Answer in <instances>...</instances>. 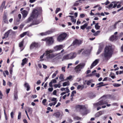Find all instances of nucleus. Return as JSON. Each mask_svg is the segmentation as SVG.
<instances>
[{
	"instance_id": "1",
	"label": "nucleus",
	"mask_w": 123,
	"mask_h": 123,
	"mask_svg": "<svg viewBox=\"0 0 123 123\" xmlns=\"http://www.w3.org/2000/svg\"><path fill=\"white\" fill-rule=\"evenodd\" d=\"M42 12V8L41 7H37L35 8H34L32 11L30 17L28 18L24 22L25 23H29L32 20V23L28 27H30L33 25H36L38 24L39 21L35 19L38 17L39 15L41 14Z\"/></svg>"
},
{
	"instance_id": "4",
	"label": "nucleus",
	"mask_w": 123,
	"mask_h": 123,
	"mask_svg": "<svg viewBox=\"0 0 123 123\" xmlns=\"http://www.w3.org/2000/svg\"><path fill=\"white\" fill-rule=\"evenodd\" d=\"M106 97L105 96H103L100 99V100L98 102L93 104V106L94 108L97 107V110L98 111L101 109L100 106L104 104H107V106L109 107L111 106L110 104H108V102L105 101V99Z\"/></svg>"
},
{
	"instance_id": "46",
	"label": "nucleus",
	"mask_w": 123,
	"mask_h": 123,
	"mask_svg": "<svg viewBox=\"0 0 123 123\" xmlns=\"http://www.w3.org/2000/svg\"><path fill=\"white\" fill-rule=\"evenodd\" d=\"M104 84V83L102 82H100L99 83L98 85H99L100 86H98V87H99L101 86H104V85H103V84Z\"/></svg>"
},
{
	"instance_id": "29",
	"label": "nucleus",
	"mask_w": 123,
	"mask_h": 123,
	"mask_svg": "<svg viewBox=\"0 0 123 123\" xmlns=\"http://www.w3.org/2000/svg\"><path fill=\"white\" fill-rule=\"evenodd\" d=\"M45 54V55H46V56H47V58L49 59H52V58H47V56L46 55V52H45V53H44L42 55H41L40 56V59H41L40 60V61H43V59H42L43 58V57L44 56V55Z\"/></svg>"
},
{
	"instance_id": "39",
	"label": "nucleus",
	"mask_w": 123,
	"mask_h": 123,
	"mask_svg": "<svg viewBox=\"0 0 123 123\" xmlns=\"http://www.w3.org/2000/svg\"><path fill=\"white\" fill-rule=\"evenodd\" d=\"M61 85L60 84H55L54 85V86L56 88H60L61 86Z\"/></svg>"
},
{
	"instance_id": "51",
	"label": "nucleus",
	"mask_w": 123,
	"mask_h": 123,
	"mask_svg": "<svg viewBox=\"0 0 123 123\" xmlns=\"http://www.w3.org/2000/svg\"><path fill=\"white\" fill-rule=\"evenodd\" d=\"M7 84L10 86H11L12 85V83L10 81H8L7 83Z\"/></svg>"
},
{
	"instance_id": "16",
	"label": "nucleus",
	"mask_w": 123,
	"mask_h": 123,
	"mask_svg": "<svg viewBox=\"0 0 123 123\" xmlns=\"http://www.w3.org/2000/svg\"><path fill=\"white\" fill-rule=\"evenodd\" d=\"M104 114V111H100L97 113L95 115V116L96 117H98Z\"/></svg>"
},
{
	"instance_id": "50",
	"label": "nucleus",
	"mask_w": 123,
	"mask_h": 123,
	"mask_svg": "<svg viewBox=\"0 0 123 123\" xmlns=\"http://www.w3.org/2000/svg\"><path fill=\"white\" fill-rule=\"evenodd\" d=\"M60 10V9L59 8H57L55 11V13L56 14Z\"/></svg>"
},
{
	"instance_id": "43",
	"label": "nucleus",
	"mask_w": 123,
	"mask_h": 123,
	"mask_svg": "<svg viewBox=\"0 0 123 123\" xmlns=\"http://www.w3.org/2000/svg\"><path fill=\"white\" fill-rule=\"evenodd\" d=\"M57 73V71H56L52 75V78H54L55 77Z\"/></svg>"
},
{
	"instance_id": "38",
	"label": "nucleus",
	"mask_w": 123,
	"mask_h": 123,
	"mask_svg": "<svg viewBox=\"0 0 123 123\" xmlns=\"http://www.w3.org/2000/svg\"><path fill=\"white\" fill-rule=\"evenodd\" d=\"M71 20L72 22H73V23L75 24L76 21V20L75 18H74L73 17L72 18H71Z\"/></svg>"
},
{
	"instance_id": "11",
	"label": "nucleus",
	"mask_w": 123,
	"mask_h": 123,
	"mask_svg": "<svg viewBox=\"0 0 123 123\" xmlns=\"http://www.w3.org/2000/svg\"><path fill=\"white\" fill-rule=\"evenodd\" d=\"M64 47V46L62 45H57L55 46L54 49L56 51H58L60 50L63 49Z\"/></svg>"
},
{
	"instance_id": "49",
	"label": "nucleus",
	"mask_w": 123,
	"mask_h": 123,
	"mask_svg": "<svg viewBox=\"0 0 123 123\" xmlns=\"http://www.w3.org/2000/svg\"><path fill=\"white\" fill-rule=\"evenodd\" d=\"M46 101L47 100L45 99H43V100L42 103L44 105H45V103L46 102Z\"/></svg>"
},
{
	"instance_id": "59",
	"label": "nucleus",
	"mask_w": 123,
	"mask_h": 123,
	"mask_svg": "<svg viewBox=\"0 0 123 123\" xmlns=\"http://www.w3.org/2000/svg\"><path fill=\"white\" fill-rule=\"evenodd\" d=\"M73 121V120L70 118H69L68 119V121L70 123L72 122Z\"/></svg>"
},
{
	"instance_id": "7",
	"label": "nucleus",
	"mask_w": 123,
	"mask_h": 123,
	"mask_svg": "<svg viewBox=\"0 0 123 123\" xmlns=\"http://www.w3.org/2000/svg\"><path fill=\"white\" fill-rule=\"evenodd\" d=\"M84 63L80 64L78 65L75 68V70L77 73H79L80 71L83 68L84 66Z\"/></svg>"
},
{
	"instance_id": "6",
	"label": "nucleus",
	"mask_w": 123,
	"mask_h": 123,
	"mask_svg": "<svg viewBox=\"0 0 123 123\" xmlns=\"http://www.w3.org/2000/svg\"><path fill=\"white\" fill-rule=\"evenodd\" d=\"M42 41H46V44L47 46H50L54 42V40L52 37H48L44 39H42Z\"/></svg>"
},
{
	"instance_id": "8",
	"label": "nucleus",
	"mask_w": 123,
	"mask_h": 123,
	"mask_svg": "<svg viewBox=\"0 0 123 123\" xmlns=\"http://www.w3.org/2000/svg\"><path fill=\"white\" fill-rule=\"evenodd\" d=\"M67 36L66 34L64 33L61 34L58 37L57 40L58 41L61 42L64 40Z\"/></svg>"
},
{
	"instance_id": "10",
	"label": "nucleus",
	"mask_w": 123,
	"mask_h": 123,
	"mask_svg": "<svg viewBox=\"0 0 123 123\" xmlns=\"http://www.w3.org/2000/svg\"><path fill=\"white\" fill-rule=\"evenodd\" d=\"M81 43V41L80 40L75 39L73 42V45L76 46H79Z\"/></svg>"
},
{
	"instance_id": "22",
	"label": "nucleus",
	"mask_w": 123,
	"mask_h": 123,
	"mask_svg": "<svg viewBox=\"0 0 123 123\" xmlns=\"http://www.w3.org/2000/svg\"><path fill=\"white\" fill-rule=\"evenodd\" d=\"M28 59L26 58L23 59L22 60V62L21 63V65L23 66L27 62Z\"/></svg>"
},
{
	"instance_id": "19",
	"label": "nucleus",
	"mask_w": 123,
	"mask_h": 123,
	"mask_svg": "<svg viewBox=\"0 0 123 123\" xmlns=\"http://www.w3.org/2000/svg\"><path fill=\"white\" fill-rule=\"evenodd\" d=\"M91 31L92 32L94 33L93 35L95 36H98L100 32V31H97L96 32H95V31L93 29H92V30Z\"/></svg>"
},
{
	"instance_id": "62",
	"label": "nucleus",
	"mask_w": 123,
	"mask_h": 123,
	"mask_svg": "<svg viewBox=\"0 0 123 123\" xmlns=\"http://www.w3.org/2000/svg\"><path fill=\"white\" fill-rule=\"evenodd\" d=\"M9 71L10 74H12V67L10 68Z\"/></svg>"
},
{
	"instance_id": "56",
	"label": "nucleus",
	"mask_w": 123,
	"mask_h": 123,
	"mask_svg": "<svg viewBox=\"0 0 123 123\" xmlns=\"http://www.w3.org/2000/svg\"><path fill=\"white\" fill-rule=\"evenodd\" d=\"M84 50V49H81L80 50H79L77 52V54H80V53Z\"/></svg>"
},
{
	"instance_id": "14",
	"label": "nucleus",
	"mask_w": 123,
	"mask_h": 123,
	"mask_svg": "<svg viewBox=\"0 0 123 123\" xmlns=\"http://www.w3.org/2000/svg\"><path fill=\"white\" fill-rule=\"evenodd\" d=\"M38 43L33 42L31 44L30 46V49H31L34 48H36L38 46Z\"/></svg>"
},
{
	"instance_id": "23",
	"label": "nucleus",
	"mask_w": 123,
	"mask_h": 123,
	"mask_svg": "<svg viewBox=\"0 0 123 123\" xmlns=\"http://www.w3.org/2000/svg\"><path fill=\"white\" fill-rule=\"evenodd\" d=\"M103 47L102 46L100 45L99 46L97 52V54L98 55L101 52L102 49H103Z\"/></svg>"
},
{
	"instance_id": "60",
	"label": "nucleus",
	"mask_w": 123,
	"mask_h": 123,
	"mask_svg": "<svg viewBox=\"0 0 123 123\" xmlns=\"http://www.w3.org/2000/svg\"><path fill=\"white\" fill-rule=\"evenodd\" d=\"M48 90L49 92H51L53 90V88H52V87L49 88H48Z\"/></svg>"
},
{
	"instance_id": "13",
	"label": "nucleus",
	"mask_w": 123,
	"mask_h": 123,
	"mask_svg": "<svg viewBox=\"0 0 123 123\" xmlns=\"http://www.w3.org/2000/svg\"><path fill=\"white\" fill-rule=\"evenodd\" d=\"M76 108L78 110H80V112H81V111L83 110H84V109H85V106L84 105H78L76 106Z\"/></svg>"
},
{
	"instance_id": "40",
	"label": "nucleus",
	"mask_w": 123,
	"mask_h": 123,
	"mask_svg": "<svg viewBox=\"0 0 123 123\" xmlns=\"http://www.w3.org/2000/svg\"><path fill=\"white\" fill-rule=\"evenodd\" d=\"M114 2H112L111 4H110L108 6V8H113V4H114Z\"/></svg>"
},
{
	"instance_id": "36",
	"label": "nucleus",
	"mask_w": 123,
	"mask_h": 123,
	"mask_svg": "<svg viewBox=\"0 0 123 123\" xmlns=\"http://www.w3.org/2000/svg\"><path fill=\"white\" fill-rule=\"evenodd\" d=\"M5 3V1H3L1 4V5L0 6V9H2L4 8Z\"/></svg>"
},
{
	"instance_id": "54",
	"label": "nucleus",
	"mask_w": 123,
	"mask_h": 123,
	"mask_svg": "<svg viewBox=\"0 0 123 123\" xmlns=\"http://www.w3.org/2000/svg\"><path fill=\"white\" fill-rule=\"evenodd\" d=\"M66 90H65V91L66 92V93H68L69 92V90L68 88V87H67L65 89Z\"/></svg>"
},
{
	"instance_id": "57",
	"label": "nucleus",
	"mask_w": 123,
	"mask_h": 123,
	"mask_svg": "<svg viewBox=\"0 0 123 123\" xmlns=\"http://www.w3.org/2000/svg\"><path fill=\"white\" fill-rule=\"evenodd\" d=\"M72 78V76L71 75H70L67 78V80H70Z\"/></svg>"
},
{
	"instance_id": "26",
	"label": "nucleus",
	"mask_w": 123,
	"mask_h": 123,
	"mask_svg": "<svg viewBox=\"0 0 123 123\" xmlns=\"http://www.w3.org/2000/svg\"><path fill=\"white\" fill-rule=\"evenodd\" d=\"M60 115V114L59 112H57L55 113L53 115L55 117L57 118H59Z\"/></svg>"
},
{
	"instance_id": "44",
	"label": "nucleus",
	"mask_w": 123,
	"mask_h": 123,
	"mask_svg": "<svg viewBox=\"0 0 123 123\" xmlns=\"http://www.w3.org/2000/svg\"><path fill=\"white\" fill-rule=\"evenodd\" d=\"M76 92L74 90L71 93V96L72 97L74 96V94L76 93Z\"/></svg>"
},
{
	"instance_id": "28",
	"label": "nucleus",
	"mask_w": 123,
	"mask_h": 123,
	"mask_svg": "<svg viewBox=\"0 0 123 123\" xmlns=\"http://www.w3.org/2000/svg\"><path fill=\"white\" fill-rule=\"evenodd\" d=\"M84 88L83 85H79L78 86L77 89L78 90L80 89L81 90H82Z\"/></svg>"
},
{
	"instance_id": "2",
	"label": "nucleus",
	"mask_w": 123,
	"mask_h": 123,
	"mask_svg": "<svg viewBox=\"0 0 123 123\" xmlns=\"http://www.w3.org/2000/svg\"><path fill=\"white\" fill-rule=\"evenodd\" d=\"M112 52L111 46L106 47L105 49L104 53L101 55V56L104 61H107L111 57Z\"/></svg>"
},
{
	"instance_id": "47",
	"label": "nucleus",
	"mask_w": 123,
	"mask_h": 123,
	"mask_svg": "<svg viewBox=\"0 0 123 123\" xmlns=\"http://www.w3.org/2000/svg\"><path fill=\"white\" fill-rule=\"evenodd\" d=\"M21 116V113L20 112H18V119H20Z\"/></svg>"
},
{
	"instance_id": "63",
	"label": "nucleus",
	"mask_w": 123,
	"mask_h": 123,
	"mask_svg": "<svg viewBox=\"0 0 123 123\" xmlns=\"http://www.w3.org/2000/svg\"><path fill=\"white\" fill-rule=\"evenodd\" d=\"M56 98H53L51 100L52 101H56Z\"/></svg>"
},
{
	"instance_id": "33",
	"label": "nucleus",
	"mask_w": 123,
	"mask_h": 123,
	"mask_svg": "<svg viewBox=\"0 0 123 123\" xmlns=\"http://www.w3.org/2000/svg\"><path fill=\"white\" fill-rule=\"evenodd\" d=\"M93 82V80H91L88 81L86 82V84L88 86L90 85L92 82Z\"/></svg>"
},
{
	"instance_id": "21",
	"label": "nucleus",
	"mask_w": 123,
	"mask_h": 123,
	"mask_svg": "<svg viewBox=\"0 0 123 123\" xmlns=\"http://www.w3.org/2000/svg\"><path fill=\"white\" fill-rule=\"evenodd\" d=\"M89 112V111L86 110V108H85L84 110L81 111V113L83 115H86Z\"/></svg>"
},
{
	"instance_id": "17",
	"label": "nucleus",
	"mask_w": 123,
	"mask_h": 123,
	"mask_svg": "<svg viewBox=\"0 0 123 123\" xmlns=\"http://www.w3.org/2000/svg\"><path fill=\"white\" fill-rule=\"evenodd\" d=\"M24 43V41L23 40L20 42L19 44V47L20 48L21 51H22L24 49V48L23 47Z\"/></svg>"
},
{
	"instance_id": "24",
	"label": "nucleus",
	"mask_w": 123,
	"mask_h": 123,
	"mask_svg": "<svg viewBox=\"0 0 123 123\" xmlns=\"http://www.w3.org/2000/svg\"><path fill=\"white\" fill-rule=\"evenodd\" d=\"M88 24V23H85L83 25H82L80 26V28L84 30L87 26Z\"/></svg>"
},
{
	"instance_id": "20",
	"label": "nucleus",
	"mask_w": 123,
	"mask_h": 123,
	"mask_svg": "<svg viewBox=\"0 0 123 123\" xmlns=\"http://www.w3.org/2000/svg\"><path fill=\"white\" fill-rule=\"evenodd\" d=\"M117 37L116 35H114L111 36L109 39L110 40L112 41L115 40L117 39Z\"/></svg>"
},
{
	"instance_id": "48",
	"label": "nucleus",
	"mask_w": 123,
	"mask_h": 123,
	"mask_svg": "<svg viewBox=\"0 0 123 123\" xmlns=\"http://www.w3.org/2000/svg\"><path fill=\"white\" fill-rule=\"evenodd\" d=\"M120 22V21H118L117 22H116L115 23V24H114V29H116V25H117V23Z\"/></svg>"
},
{
	"instance_id": "15",
	"label": "nucleus",
	"mask_w": 123,
	"mask_h": 123,
	"mask_svg": "<svg viewBox=\"0 0 123 123\" xmlns=\"http://www.w3.org/2000/svg\"><path fill=\"white\" fill-rule=\"evenodd\" d=\"M28 13V12L25 10H24L22 11L21 13L22 14V17L23 18H25L27 16Z\"/></svg>"
},
{
	"instance_id": "34",
	"label": "nucleus",
	"mask_w": 123,
	"mask_h": 123,
	"mask_svg": "<svg viewBox=\"0 0 123 123\" xmlns=\"http://www.w3.org/2000/svg\"><path fill=\"white\" fill-rule=\"evenodd\" d=\"M14 100H17L18 98V96L17 93H14Z\"/></svg>"
},
{
	"instance_id": "5",
	"label": "nucleus",
	"mask_w": 123,
	"mask_h": 123,
	"mask_svg": "<svg viewBox=\"0 0 123 123\" xmlns=\"http://www.w3.org/2000/svg\"><path fill=\"white\" fill-rule=\"evenodd\" d=\"M76 55V53L75 52L71 53L64 56L62 59V61L73 59L75 58Z\"/></svg>"
},
{
	"instance_id": "55",
	"label": "nucleus",
	"mask_w": 123,
	"mask_h": 123,
	"mask_svg": "<svg viewBox=\"0 0 123 123\" xmlns=\"http://www.w3.org/2000/svg\"><path fill=\"white\" fill-rule=\"evenodd\" d=\"M53 83H55L57 81L55 79H53L51 81Z\"/></svg>"
},
{
	"instance_id": "18",
	"label": "nucleus",
	"mask_w": 123,
	"mask_h": 123,
	"mask_svg": "<svg viewBox=\"0 0 123 123\" xmlns=\"http://www.w3.org/2000/svg\"><path fill=\"white\" fill-rule=\"evenodd\" d=\"M12 32V30H9L4 34V36L2 37V39H3L5 38H6L8 37L9 34L10 33Z\"/></svg>"
},
{
	"instance_id": "58",
	"label": "nucleus",
	"mask_w": 123,
	"mask_h": 123,
	"mask_svg": "<svg viewBox=\"0 0 123 123\" xmlns=\"http://www.w3.org/2000/svg\"><path fill=\"white\" fill-rule=\"evenodd\" d=\"M114 2V4H113V8H115L117 6V4L116 3V2L115 1Z\"/></svg>"
},
{
	"instance_id": "41",
	"label": "nucleus",
	"mask_w": 123,
	"mask_h": 123,
	"mask_svg": "<svg viewBox=\"0 0 123 123\" xmlns=\"http://www.w3.org/2000/svg\"><path fill=\"white\" fill-rule=\"evenodd\" d=\"M64 75L62 74H61L60 75L59 77L60 79L61 80V81H62L64 79Z\"/></svg>"
},
{
	"instance_id": "12",
	"label": "nucleus",
	"mask_w": 123,
	"mask_h": 123,
	"mask_svg": "<svg viewBox=\"0 0 123 123\" xmlns=\"http://www.w3.org/2000/svg\"><path fill=\"white\" fill-rule=\"evenodd\" d=\"M99 61V59H96L95 60L92 64L90 66V68L92 69L98 63Z\"/></svg>"
},
{
	"instance_id": "25",
	"label": "nucleus",
	"mask_w": 123,
	"mask_h": 123,
	"mask_svg": "<svg viewBox=\"0 0 123 123\" xmlns=\"http://www.w3.org/2000/svg\"><path fill=\"white\" fill-rule=\"evenodd\" d=\"M29 34V32L28 31H27L23 32L22 34H21L20 35V37H23L24 36L27 35L28 36V35Z\"/></svg>"
},
{
	"instance_id": "53",
	"label": "nucleus",
	"mask_w": 123,
	"mask_h": 123,
	"mask_svg": "<svg viewBox=\"0 0 123 123\" xmlns=\"http://www.w3.org/2000/svg\"><path fill=\"white\" fill-rule=\"evenodd\" d=\"M80 16L81 18H83L85 17V14H81L80 15Z\"/></svg>"
},
{
	"instance_id": "45",
	"label": "nucleus",
	"mask_w": 123,
	"mask_h": 123,
	"mask_svg": "<svg viewBox=\"0 0 123 123\" xmlns=\"http://www.w3.org/2000/svg\"><path fill=\"white\" fill-rule=\"evenodd\" d=\"M113 85L115 87H118L120 86L121 84L117 83H114L113 84Z\"/></svg>"
},
{
	"instance_id": "42",
	"label": "nucleus",
	"mask_w": 123,
	"mask_h": 123,
	"mask_svg": "<svg viewBox=\"0 0 123 123\" xmlns=\"http://www.w3.org/2000/svg\"><path fill=\"white\" fill-rule=\"evenodd\" d=\"M32 109L31 108H28V111L30 114L32 113Z\"/></svg>"
},
{
	"instance_id": "27",
	"label": "nucleus",
	"mask_w": 123,
	"mask_h": 123,
	"mask_svg": "<svg viewBox=\"0 0 123 123\" xmlns=\"http://www.w3.org/2000/svg\"><path fill=\"white\" fill-rule=\"evenodd\" d=\"M25 86L27 88V91H28L30 88V86L27 83H25L24 84Z\"/></svg>"
},
{
	"instance_id": "37",
	"label": "nucleus",
	"mask_w": 123,
	"mask_h": 123,
	"mask_svg": "<svg viewBox=\"0 0 123 123\" xmlns=\"http://www.w3.org/2000/svg\"><path fill=\"white\" fill-rule=\"evenodd\" d=\"M96 72V70H94V71H93L92 72V74L87 75V76L89 77V76H92L94 74H93L94 73Z\"/></svg>"
},
{
	"instance_id": "9",
	"label": "nucleus",
	"mask_w": 123,
	"mask_h": 123,
	"mask_svg": "<svg viewBox=\"0 0 123 123\" xmlns=\"http://www.w3.org/2000/svg\"><path fill=\"white\" fill-rule=\"evenodd\" d=\"M54 31L52 30H49L45 32L40 33L39 34L42 36H45L51 34Z\"/></svg>"
},
{
	"instance_id": "31",
	"label": "nucleus",
	"mask_w": 123,
	"mask_h": 123,
	"mask_svg": "<svg viewBox=\"0 0 123 123\" xmlns=\"http://www.w3.org/2000/svg\"><path fill=\"white\" fill-rule=\"evenodd\" d=\"M69 85V82L68 81L66 82L63 83L62 86H68Z\"/></svg>"
},
{
	"instance_id": "64",
	"label": "nucleus",
	"mask_w": 123,
	"mask_h": 123,
	"mask_svg": "<svg viewBox=\"0 0 123 123\" xmlns=\"http://www.w3.org/2000/svg\"><path fill=\"white\" fill-rule=\"evenodd\" d=\"M10 90V88L6 90V92L7 94H8V93H9Z\"/></svg>"
},
{
	"instance_id": "30",
	"label": "nucleus",
	"mask_w": 123,
	"mask_h": 123,
	"mask_svg": "<svg viewBox=\"0 0 123 123\" xmlns=\"http://www.w3.org/2000/svg\"><path fill=\"white\" fill-rule=\"evenodd\" d=\"M98 23H97L95 25V28L97 30H98L99 29H100V26L98 25Z\"/></svg>"
},
{
	"instance_id": "52",
	"label": "nucleus",
	"mask_w": 123,
	"mask_h": 123,
	"mask_svg": "<svg viewBox=\"0 0 123 123\" xmlns=\"http://www.w3.org/2000/svg\"><path fill=\"white\" fill-rule=\"evenodd\" d=\"M66 68L65 66H64L62 67V71L65 72V68Z\"/></svg>"
},
{
	"instance_id": "3",
	"label": "nucleus",
	"mask_w": 123,
	"mask_h": 123,
	"mask_svg": "<svg viewBox=\"0 0 123 123\" xmlns=\"http://www.w3.org/2000/svg\"><path fill=\"white\" fill-rule=\"evenodd\" d=\"M53 52V50H52L46 51V53L48 58H52L55 56H58L59 58H61L62 55L65 53V51L64 49H62L59 53L51 54Z\"/></svg>"
},
{
	"instance_id": "35",
	"label": "nucleus",
	"mask_w": 123,
	"mask_h": 123,
	"mask_svg": "<svg viewBox=\"0 0 123 123\" xmlns=\"http://www.w3.org/2000/svg\"><path fill=\"white\" fill-rule=\"evenodd\" d=\"M72 116L73 117V118L74 120H79L81 119V118L77 116L74 117L73 115H72Z\"/></svg>"
},
{
	"instance_id": "61",
	"label": "nucleus",
	"mask_w": 123,
	"mask_h": 123,
	"mask_svg": "<svg viewBox=\"0 0 123 123\" xmlns=\"http://www.w3.org/2000/svg\"><path fill=\"white\" fill-rule=\"evenodd\" d=\"M13 112H12L11 113V116L12 118L13 117Z\"/></svg>"
},
{
	"instance_id": "32",
	"label": "nucleus",
	"mask_w": 123,
	"mask_h": 123,
	"mask_svg": "<svg viewBox=\"0 0 123 123\" xmlns=\"http://www.w3.org/2000/svg\"><path fill=\"white\" fill-rule=\"evenodd\" d=\"M96 94L95 93H91L89 95V97L91 98H93L96 96Z\"/></svg>"
}]
</instances>
